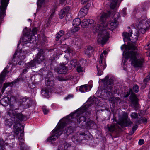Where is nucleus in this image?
I'll use <instances>...</instances> for the list:
<instances>
[{
	"label": "nucleus",
	"instance_id": "1",
	"mask_svg": "<svg viewBox=\"0 0 150 150\" xmlns=\"http://www.w3.org/2000/svg\"><path fill=\"white\" fill-rule=\"evenodd\" d=\"M92 103H90L88 105H86L83 107L77 110L76 112L70 114L66 118L62 120V122L58 125L57 128L52 131V136L48 138L47 141L50 142L52 141L57 139L62 133V131L64 127L67 124L70 123L71 121L76 117L75 120H77V122L80 124L82 126L86 125V118L84 116L80 117V115L85 113L86 116L88 117V115L91 113V109L90 107L92 105Z\"/></svg>",
	"mask_w": 150,
	"mask_h": 150
},
{
	"label": "nucleus",
	"instance_id": "2",
	"mask_svg": "<svg viewBox=\"0 0 150 150\" xmlns=\"http://www.w3.org/2000/svg\"><path fill=\"white\" fill-rule=\"evenodd\" d=\"M138 35V32L137 31L130 38V40L132 42L131 43H128L127 46L123 45L121 46V50L123 51L122 65H127L126 63L129 58H131V64L134 66H139L144 64V62L143 58L141 59H137L138 54L136 51L137 47L135 42L137 41Z\"/></svg>",
	"mask_w": 150,
	"mask_h": 150
},
{
	"label": "nucleus",
	"instance_id": "3",
	"mask_svg": "<svg viewBox=\"0 0 150 150\" xmlns=\"http://www.w3.org/2000/svg\"><path fill=\"white\" fill-rule=\"evenodd\" d=\"M119 17V13H116L114 14L113 17L110 18L108 22H103L99 26L96 25L93 27V32L98 33V43L103 44L106 42L109 38V33L107 30H113L117 27L118 25L117 20Z\"/></svg>",
	"mask_w": 150,
	"mask_h": 150
},
{
	"label": "nucleus",
	"instance_id": "4",
	"mask_svg": "<svg viewBox=\"0 0 150 150\" xmlns=\"http://www.w3.org/2000/svg\"><path fill=\"white\" fill-rule=\"evenodd\" d=\"M54 78L52 72H49L47 74L45 78V84L47 88H43L41 90V94L45 97L48 96L49 90H50L51 92L54 93V90L55 89L56 87L53 80Z\"/></svg>",
	"mask_w": 150,
	"mask_h": 150
},
{
	"label": "nucleus",
	"instance_id": "5",
	"mask_svg": "<svg viewBox=\"0 0 150 150\" xmlns=\"http://www.w3.org/2000/svg\"><path fill=\"white\" fill-rule=\"evenodd\" d=\"M25 53L24 52H16L14 54L13 59L9 62V65H12V66L23 65V62L22 60L25 57Z\"/></svg>",
	"mask_w": 150,
	"mask_h": 150
},
{
	"label": "nucleus",
	"instance_id": "6",
	"mask_svg": "<svg viewBox=\"0 0 150 150\" xmlns=\"http://www.w3.org/2000/svg\"><path fill=\"white\" fill-rule=\"evenodd\" d=\"M146 18L145 16L142 17L138 20L136 23L137 29L142 33H144L150 27V19L145 21Z\"/></svg>",
	"mask_w": 150,
	"mask_h": 150
},
{
	"label": "nucleus",
	"instance_id": "7",
	"mask_svg": "<svg viewBox=\"0 0 150 150\" xmlns=\"http://www.w3.org/2000/svg\"><path fill=\"white\" fill-rule=\"evenodd\" d=\"M109 77L107 75L105 78L102 80V82L104 84H106L107 87L104 90L105 92L107 95L110 96L112 93H115L113 90V81L111 79H109Z\"/></svg>",
	"mask_w": 150,
	"mask_h": 150
},
{
	"label": "nucleus",
	"instance_id": "8",
	"mask_svg": "<svg viewBox=\"0 0 150 150\" xmlns=\"http://www.w3.org/2000/svg\"><path fill=\"white\" fill-rule=\"evenodd\" d=\"M37 30V28H35L32 30V34L30 35V34H29L28 32L25 34L23 37V41L25 43H34L36 42V38L34 35L36 33Z\"/></svg>",
	"mask_w": 150,
	"mask_h": 150
},
{
	"label": "nucleus",
	"instance_id": "9",
	"mask_svg": "<svg viewBox=\"0 0 150 150\" xmlns=\"http://www.w3.org/2000/svg\"><path fill=\"white\" fill-rule=\"evenodd\" d=\"M8 115L12 118L13 121H15V118L20 121H22L25 120L26 117L21 113H17L14 110H10L8 111Z\"/></svg>",
	"mask_w": 150,
	"mask_h": 150
},
{
	"label": "nucleus",
	"instance_id": "10",
	"mask_svg": "<svg viewBox=\"0 0 150 150\" xmlns=\"http://www.w3.org/2000/svg\"><path fill=\"white\" fill-rule=\"evenodd\" d=\"M128 115L127 114H124L122 117L120 119L118 124L121 127L128 126L132 125V123L130 119L128 118Z\"/></svg>",
	"mask_w": 150,
	"mask_h": 150
},
{
	"label": "nucleus",
	"instance_id": "11",
	"mask_svg": "<svg viewBox=\"0 0 150 150\" xmlns=\"http://www.w3.org/2000/svg\"><path fill=\"white\" fill-rule=\"evenodd\" d=\"M65 59L66 61L63 62L62 66H65L66 65L71 66H81L82 65H85V64L86 63V61L83 60L78 62L76 60L74 59L69 62L67 58H65Z\"/></svg>",
	"mask_w": 150,
	"mask_h": 150
},
{
	"label": "nucleus",
	"instance_id": "12",
	"mask_svg": "<svg viewBox=\"0 0 150 150\" xmlns=\"http://www.w3.org/2000/svg\"><path fill=\"white\" fill-rule=\"evenodd\" d=\"M130 94L131 95L130 96V99L132 103L135 107H137L138 99L136 95L133 92L132 89H130L129 92H127V94L125 95V97H127Z\"/></svg>",
	"mask_w": 150,
	"mask_h": 150
},
{
	"label": "nucleus",
	"instance_id": "13",
	"mask_svg": "<svg viewBox=\"0 0 150 150\" xmlns=\"http://www.w3.org/2000/svg\"><path fill=\"white\" fill-rule=\"evenodd\" d=\"M44 59V52L42 51L38 53L35 58L29 62V65L31 66L36 65V63H40Z\"/></svg>",
	"mask_w": 150,
	"mask_h": 150
},
{
	"label": "nucleus",
	"instance_id": "14",
	"mask_svg": "<svg viewBox=\"0 0 150 150\" xmlns=\"http://www.w3.org/2000/svg\"><path fill=\"white\" fill-rule=\"evenodd\" d=\"M9 0H1V6H0V16L1 17L5 15L6 7L8 4Z\"/></svg>",
	"mask_w": 150,
	"mask_h": 150
},
{
	"label": "nucleus",
	"instance_id": "15",
	"mask_svg": "<svg viewBox=\"0 0 150 150\" xmlns=\"http://www.w3.org/2000/svg\"><path fill=\"white\" fill-rule=\"evenodd\" d=\"M81 24L80 19L79 18H76L74 19L72 22L73 28L71 30L72 32H75L78 31L80 28L78 26Z\"/></svg>",
	"mask_w": 150,
	"mask_h": 150
},
{
	"label": "nucleus",
	"instance_id": "16",
	"mask_svg": "<svg viewBox=\"0 0 150 150\" xmlns=\"http://www.w3.org/2000/svg\"><path fill=\"white\" fill-rule=\"evenodd\" d=\"M14 123L15 124L14 132L15 134L16 135H18L20 132L22 131V129L21 127V125L20 121L18 120H16Z\"/></svg>",
	"mask_w": 150,
	"mask_h": 150
},
{
	"label": "nucleus",
	"instance_id": "17",
	"mask_svg": "<svg viewBox=\"0 0 150 150\" xmlns=\"http://www.w3.org/2000/svg\"><path fill=\"white\" fill-rule=\"evenodd\" d=\"M24 133L23 131L22 132H20V136L19 137V147L20 150H24V149L26 148V146L24 142V139L22 138L24 135Z\"/></svg>",
	"mask_w": 150,
	"mask_h": 150
},
{
	"label": "nucleus",
	"instance_id": "18",
	"mask_svg": "<svg viewBox=\"0 0 150 150\" xmlns=\"http://www.w3.org/2000/svg\"><path fill=\"white\" fill-rule=\"evenodd\" d=\"M69 8V7H66L62 9L59 13V16L60 18H62L68 12Z\"/></svg>",
	"mask_w": 150,
	"mask_h": 150
},
{
	"label": "nucleus",
	"instance_id": "19",
	"mask_svg": "<svg viewBox=\"0 0 150 150\" xmlns=\"http://www.w3.org/2000/svg\"><path fill=\"white\" fill-rule=\"evenodd\" d=\"M88 9L86 8H83L81 9L78 13V16L80 18L84 16L88 13Z\"/></svg>",
	"mask_w": 150,
	"mask_h": 150
},
{
	"label": "nucleus",
	"instance_id": "20",
	"mask_svg": "<svg viewBox=\"0 0 150 150\" xmlns=\"http://www.w3.org/2000/svg\"><path fill=\"white\" fill-rule=\"evenodd\" d=\"M108 53V52L106 50H104L100 55L99 62L100 64L104 63V64H103V66H104L105 64L106 65V64H105V60L104 58V55H106Z\"/></svg>",
	"mask_w": 150,
	"mask_h": 150
},
{
	"label": "nucleus",
	"instance_id": "21",
	"mask_svg": "<svg viewBox=\"0 0 150 150\" xmlns=\"http://www.w3.org/2000/svg\"><path fill=\"white\" fill-rule=\"evenodd\" d=\"M107 128L109 132H112L115 131L118 127L117 125L113 124H108L107 125Z\"/></svg>",
	"mask_w": 150,
	"mask_h": 150
},
{
	"label": "nucleus",
	"instance_id": "22",
	"mask_svg": "<svg viewBox=\"0 0 150 150\" xmlns=\"http://www.w3.org/2000/svg\"><path fill=\"white\" fill-rule=\"evenodd\" d=\"M130 34L127 33L126 32H124L123 33L122 35L123 36V40L125 42L127 41V40H130V36H131V34L132 33V31H130Z\"/></svg>",
	"mask_w": 150,
	"mask_h": 150
},
{
	"label": "nucleus",
	"instance_id": "23",
	"mask_svg": "<svg viewBox=\"0 0 150 150\" xmlns=\"http://www.w3.org/2000/svg\"><path fill=\"white\" fill-rule=\"evenodd\" d=\"M61 67H58L57 72L58 74L65 73L67 71L66 66H60Z\"/></svg>",
	"mask_w": 150,
	"mask_h": 150
},
{
	"label": "nucleus",
	"instance_id": "24",
	"mask_svg": "<svg viewBox=\"0 0 150 150\" xmlns=\"http://www.w3.org/2000/svg\"><path fill=\"white\" fill-rule=\"evenodd\" d=\"M110 7L111 9H113L118 7L117 1L119 0H110Z\"/></svg>",
	"mask_w": 150,
	"mask_h": 150
},
{
	"label": "nucleus",
	"instance_id": "25",
	"mask_svg": "<svg viewBox=\"0 0 150 150\" xmlns=\"http://www.w3.org/2000/svg\"><path fill=\"white\" fill-rule=\"evenodd\" d=\"M0 103L4 106H7L9 103L8 99L6 97L1 99L0 100Z\"/></svg>",
	"mask_w": 150,
	"mask_h": 150
},
{
	"label": "nucleus",
	"instance_id": "26",
	"mask_svg": "<svg viewBox=\"0 0 150 150\" xmlns=\"http://www.w3.org/2000/svg\"><path fill=\"white\" fill-rule=\"evenodd\" d=\"M105 68V66H97L98 75H101L102 74L103 71Z\"/></svg>",
	"mask_w": 150,
	"mask_h": 150
},
{
	"label": "nucleus",
	"instance_id": "27",
	"mask_svg": "<svg viewBox=\"0 0 150 150\" xmlns=\"http://www.w3.org/2000/svg\"><path fill=\"white\" fill-rule=\"evenodd\" d=\"M45 0H38L37 3L38 4V8H40L43 9L44 7V1Z\"/></svg>",
	"mask_w": 150,
	"mask_h": 150
},
{
	"label": "nucleus",
	"instance_id": "28",
	"mask_svg": "<svg viewBox=\"0 0 150 150\" xmlns=\"http://www.w3.org/2000/svg\"><path fill=\"white\" fill-rule=\"evenodd\" d=\"M74 128V127H72V126H71L68 128L67 129L64 131V132L66 133L67 135H69L70 134L72 133L73 132Z\"/></svg>",
	"mask_w": 150,
	"mask_h": 150
},
{
	"label": "nucleus",
	"instance_id": "29",
	"mask_svg": "<svg viewBox=\"0 0 150 150\" xmlns=\"http://www.w3.org/2000/svg\"><path fill=\"white\" fill-rule=\"evenodd\" d=\"M87 85H84L81 86L79 88L80 91L81 92H86L88 90Z\"/></svg>",
	"mask_w": 150,
	"mask_h": 150
},
{
	"label": "nucleus",
	"instance_id": "30",
	"mask_svg": "<svg viewBox=\"0 0 150 150\" xmlns=\"http://www.w3.org/2000/svg\"><path fill=\"white\" fill-rule=\"evenodd\" d=\"M5 125L7 127L11 128V127L13 123L12 122L10 119H6L5 122Z\"/></svg>",
	"mask_w": 150,
	"mask_h": 150
},
{
	"label": "nucleus",
	"instance_id": "31",
	"mask_svg": "<svg viewBox=\"0 0 150 150\" xmlns=\"http://www.w3.org/2000/svg\"><path fill=\"white\" fill-rule=\"evenodd\" d=\"M81 24V26L82 27H87V26L89 25L88 20L86 19H84L82 21Z\"/></svg>",
	"mask_w": 150,
	"mask_h": 150
},
{
	"label": "nucleus",
	"instance_id": "32",
	"mask_svg": "<svg viewBox=\"0 0 150 150\" xmlns=\"http://www.w3.org/2000/svg\"><path fill=\"white\" fill-rule=\"evenodd\" d=\"M147 119L144 117H141L139 119L137 120V122L138 123L142 122L146 124L147 122Z\"/></svg>",
	"mask_w": 150,
	"mask_h": 150
},
{
	"label": "nucleus",
	"instance_id": "33",
	"mask_svg": "<svg viewBox=\"0 0 150 150\" xmlns=\"http://www.w3.org/2000/svg\"><path fill=\"white\" fill-rule=\"evenodd\" d=\"M132 89L133 92H135L137 93L139 91V87L137 85H134L132 87Z\"/></svg>",
	"mask_w": 150,
	"mask_h": 150
},
{
	"label": "nucleus",
	"instance_id": "34",
	"mask_svg": "<svg viewBox=\"0 0 150 150\" xmlns=\"http://www.w3.org/2000/svg\"><path fill=\"white\" fill-rule=\"evenodd\" d=\"M132 119H138V116H140V115L136 112L132 113L130 115Z\"/></svg>",
	"mask_w": 150,
	"mask_h": 150
},
{
	"label": "nucleus",
	"instance_id": "35",
	"mask_svg": "<svg viewBox=\"0 0 150 150\" xmlns=\"http://www.w3.org/2000/svg\"><path fill=\"white\" fill-rule=\"evenodd\" d=\"M64 34V32L62 30H61L58 32L56 35V40L58 41L60 37L62 36Z\"/></svg>",
	"mask_w": 150,
	"mask_h": 150
},
{
	"label": "nucleus",
	"instance_id": "36",
	"mask_svg": "<svg viewBox=\"0 0 150 150\" xmlns=\"http://www.w3.org/2000/svg\"><path fill=\"white\" fill-rule=\"evenodd\" d=\"M5 149L4 142L3 140L0 138V150H4Z\"/></svg>",
	"mask_w": 150,
	"mask_h": 150
},
{
	"label": "nucleus",
	"instance_id": "37",
	"mask_svg": "<svg viewBox=\"0 0 150 150\" xmlns=\"http://www.w3.org/2000/svg\"><path fill=\"white\" fill-rule=\"evenodd\" d=\"M27 99V98L26 97H20L18 98V100L21 103L23 104V103L26 102Z\"/></svg>",
	"mask_w": 150,
	"mask_h": 150
},
{
	"label": "nucleus",
	"instance_id": "38",
	"mask_svg": "<svg viewBox=\"0 0 150 150\" xmlns=\"http://www.w3.org/2000/svg\"><path fill=\"white\" fill-rule=\"evenodd\" d=\"M73 77L72 76H71L69 78H67L66 79H65L63 78L62 76H58L56 78L57 79H58L59 81H65L66 80H67L68 79H73Z\"/></svg>",
	"mask_w": 150,
	"mask_h": 150
},
{
	"label": "nucleus",
	"instance_id": "39",
	"mask_svg": "<svg viewBox=\"0 0 150 150\" xmlns=\"http://www.w3.org/2000/svg\"><path fill=\"white\" fill-rule=\"evenodd\" d=\"M107 16V14L105 13H103L100 14V19L101 21H103L105 20Z\"/></svg>",
	"mask_w": 150,
	"mask_h": 150
},
{
	"label": "nucleus",
	"instance_id": "40",
	"mask_svg": "<svg viewBox=\"0 0 150 150\" xmlns=\"http://www.w3.org/2000/svg\"><path fill=\"white\" fill-rule=\"evenodd\" d=\"M10 85V83H5L2 88V89H1V92L2 93H3L4 92V91L5 89L6 88V87H7L8 86H9Z\"/></svg>",
	"mask_w": 150,
	"mask_h": 150
},
{
	"label": "nucleus",
	"instance_id": "41",
	"mask_svg": "<svg viewBox=\"0 0 150 150\" xmlns=\"http://www.w3.org/2000/svg\"><path fill=\"white\" fill-rule=\"evenodd\" d=\"M76 70L79 73L82 72L83 71V68L81 66H77Z\"/></svg>",
	"mask_w": 150,
	"mask_h": 150
},
{
	"label": "nucleus",
	"instance_id": "42",
	"mask_svg": "<svg viewBox=\"0 0 150 150\" xmlns=\"http://www.w3.org/2000/svg\"><path fill=\"white\" fill-rule=\"evenodd\" d=\"M7 68H8L7 67L5 68V69H4V70L2 72V74L1 75L2 76H3V77H5L6 76V73L7 72H8L6 70L7 69Z\"/></svg>",
	"mask_w": 150,
	"mask_h": 150
},
{
	"label": "nucleus",
	"instance_id": "43",
	"mask_svg": "<svg viewBox=\"0 0 150 150\" xmlns=\"http://www.w3.org/2000/svg\"><path fill=\"white\" fill-rule=\"evenodd\" d=\"M150 80V73L144 79L143 81L145 82H147Z\"/></svg>",
	"mask_w": 150,
	"mask_h": 150
},
{
	"label": "nucleus",
	"instance_id": "44",
	"mask_svg": "<svg viewBox=\"0 0 150 150\" xmlns=\"http://www.w3.org/2000/svg\"><path fill=\"white\" fill-rule=\"evenodd\" d=\"M55 10H53L51 12V14L49 18V20H50L54 16L55 13Z\"/></svg>",
	"mask_w": 150,
	"mask_h": 150
},
{
	"label": "nucleus",
	"instance_id": "45",
	"mask_svg": "<svg viewBox=\"0 0 150 150\" xmlns=\"http://www.w3.org/2000/svg\"><path fill=\"white\" fill-rule=\"evenodd\" d=\"M92 47L91 46H88L87 47V49L86 50L85 53L88 55L90 53V52H88L89 51H90L92 50Z\"/></svg>",
	"mask_w": 150,
	"mask_h": 150
},
{
	"label": "nucleus",
	"instance_id": "46",
	"mask_svg": "<svg viewBox=\"0 0 150 150\" xmlns=\"http://www.w3.org/2000/svg\"><path fill=\"white\" fill-rule=\"evenodd\" d=\"M86 136L84 134H80L79 135V140H82L84 139V137Z\"/></svg>",
	"mask_w": 150,
	"mask_h": 150
},
{
	"label": "nucleus",
	"instance_id": "47",
	"mask_svg": "<svg viewBox=\"0 0 150 150\" xmlns=\"http://www.w3.org/2000/svg\"><path fill=\"white\" fill-rule=\"evenodd\" d=\"M42 109L43 110V112L45 114H47L49 112L48 110L45 108L44 107H42Z\"/></svg>",
	"mask_w": 150,
	"mask_h": 150
},
{
	"label": "nucleus",
	"instance_id": "48",
	"mask_svg": "<svg viewBox=\"0 0 150 150\" xmlns=\"http://www.w3.org/2000/svg\"><path fill=\"white\" fill-rule=\"evenodd\" d=\"M88 21L89 25V24L90 25H93L94 24V21L92 19H89L88 20Z\"/></svg>",
	"mask_w": 150,
	"mask_h": 150
},
{
	"label": "nucleus",
	"instance_id": "49",
	"mask_svg": "<svg viewBox=\"0 0 150 150\" xmlns=\"http://www.w3.org/2000/svg\"><path fill=\"white\" fill-rule=\"evenodd\" d=\"M30 68V66H28L27 67L23 69V74L26 73L28 71L27 70L28 69Z\"/></svg>",
	"mask_w": 150,
	"mask_h": 150
},
{
	"label": "nucleus",
	"instance_id": "50",
	"mask_svg": "<svg viewBox=\"0 0 150 150\" xmlns=\"http://www.w3.org/2000/svg\"><path fill=\"white\" fill-rule=\"evenodd\" d=\"M144 141L143 139H141L139 141V144L140 145H142L144 144Z\"/></svg>",
	"mask_w": 150,
	"mask_h": 150
},
{
	"label": "nucleus",
	"instance_id": "51",
	"mask_svg": "<svg viewBox=\"0 0 150 150\" xmlns=\"http://www.w3.org/2000/svg\"><path fill=\"white\" fill-rule=\"evenodd\" d=\"M67 0H60V3L61 4H63L67 3Z\"/></svg>",
	"mask_w": 150,
	"mask_h": 150
},
{
	"label": "nucleus",
	"instance_id": "52",
	"mask_svg": "<svg viewBox=\"0 0 150 150\" xmlns=\"http://www.w3.org/2000/svg\"><path fill=\"white\" fill-rule=\"evenodd\" d=\"M135 132V131L134 130L132 129V130L129 132V134L131 135H132Z\"/></svg>",
	"mask_w": 150,
	"mask_h": 150
},
{
	"label": "nucleus",
	"instance_id": "53",
	"mask_svg": "<svg viewBox=\"0 0 150 150\" xmlns=\"http://www.w3.org/2000/svg\"><path fill=\"white\" fill-rule=\"evenodd\" d=\"M89 0H81V3L82 4H84L87 2Z\"/></svg>",
	"mask_w": 150,
	"mask_h": 150
},
{
	"label": "nucleus",
	"instance_id": "54",
	"mask_svg": "<svg viewBox=\"0 0 150 150\" xmlns=\"http://www.w3.org/2000/svg\"><path fill=\"white\" fill-rule=\"evenodd\" d=\"M138 127V126L137 125H135L132 127V129L134 130L135 131L137 129Z\"/></svg>",
	"mask_w": 150,
	"mask_h": 150
},
{
	"label": "nucleus",
	"instance_id": "55",
	"mask_svg": "<svg viewBox=\"0 0 150 150\" xmlns=\"http://www.w3.org/2000/svg\"><path fill=\"white\" fill-rule=\"evenodd\" d=\"M19 79L17 78L16 80H15L13 82L14 83H17L19 82Z\"/></svg>",
	"mask_w": 150,
	"mask_h": 150
},
{
	"label": "nucleus",
	"instance_id": "56",
	"mask_svg": "<svg viewBox=\"0 0 150 150\" xmlns=\"http://www.w3.org/2000/svg\"><path fill=\"white\" fill-rule=\"evenodd\" d=\"M5 77H3L2 75L0 76V80L1 81H3L4 80Z\"/></svg>",
	"mask_w": 150,
	"mask_h": 150
},
{
	"label": "nucleus",
	"instance_id": "57",
	"mask_svg": "<svg viewBox=\"0 0 150 150\" xmlns=\"http://www.w3.org/2000/svg\"><path fill=\"white\" fill-rule=\"evenodd\" d=\"M72 97V96H71V95H69L66 97V99H67Z\"/></svg>",
	"mask_w": 150,
	"mask_h": 150
},
{
	"label": "nucleus",
	"instance_id": "58",
	"mask_svg": "<svg viewBox=\"0 0 150 150\" xmlns=\"http://www.w3.org/2000/svg\"><path fill=\"white\" fill-rule=\"evenodd\" d=\"M122 0H119L118 1H117V5H118V7L119 6V5L118 4V3L119 2H120Z\"/></svg>",
	"mask_w": 150,
	"mask_h": 150
},
{
	"label": "nucleus",
	"instance_id": "59",
	"mask_svg": "<svg viewBox=\"0 0 150 150\" xmlns=\"http://www.w3.org/2000/svg\"><path fill=\"white\" fill-rule=\"evenodd\" d=\"M147 46H149V47H150V41L149 42V43L147 44Z\"/></svg>",
	"mask_w": 150,
	"mask_h": 150
},
{
	"label": "nucleus",
	"instance_id": "60",
	"mask_svg": "<svg viewBox=\"0 0 150 150\" xmlns=\"http://www.w3.org/2000/svg\"><path fill=\"white\" fill-rule=\"evenodd\" d=\"M141 67L142 66H134V68L135 69H136V68H137L138 67Z\"/></svg>",
	"mask_w": 150,
	"mask_h": 150
},
{
	"label": "nucleus",
	"instance_id": "61",
	"mask_svg": "<svg viewBox=\"0 0 150 150\" xmlns=\"http://www.w3.org/2000/svg\"><path fill=\"white\" fill-rule=\"evenodd\" d=\"M149 96L150 98V89H149Z\"/></svg>",
	"mask_w": 150,
	"mask_h": 150
},
{
	"label": "nucleus",
	"instance_id": "62",
	"mask_svg": "<svg viewBox=\"0 0 150 150\" xmlns=\"http://www.w3.org/2000/svg\"><path fill=\"white\" fill-rule=\"evenodd\" d=\"M30 105H28V106L27 107V108H29V107H30Z\"/></svg>",
	"mask_w": 150,
	"mask_h": 150
},
{
	"label": "nucleus",
	"instance_id": "63",
	"mask_svg": "<svg viewBox=\"0 0 150 150\" xmlns=\"http://www.w3.org/2000/svg\"><path fill=\"white\" fill-rule=\"evenodd\" d=\"M27 27H26L25 28V29H24V30H26V29H27Z\"/></svg>",
	"mask_w": 150,
	"mask_h": 150
},
{
	"label": "nucleus",
	"instance_id": "64",
	"mask_svg": "<svg viewBox=\"0 0 150 150\" xmlns=\"http://www.w3.org/2000/svg\"><path fill=\"white\" fill-rule=\"evenodd\" d=\"M22 128H23H23H24V127H23V126H22Z\"/></svg>",
	"mask_w": 150,
	"mask_h": 150
}]
</instances>
